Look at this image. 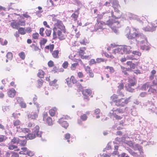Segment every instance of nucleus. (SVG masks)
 Here are the masks:
<instances>
[{"instance_id": "obj_1", "label": "nucleus", "mask_w": 157, "mask_h": 157, "mask_svg": "<svg viewBox=\"0 0 157 157\" xmlns=\"http://www.w3.org/2000/svg\"><path fill=\"white\" fill-rule=\"evenodd\" d=\"M126 31L128 32V33L126 34L127 37L131 39L136 38V45L138 47L140 46L141 49L144 51L149 50V44L146 38L143 34L139 33L138 29L133 28L130 29L128 27Z\"/></svg>"}, {"instance_id": "obj_2", "label": "nucleus", "mask_w": 157, "mask_h": 157, "mask_svg": "<svg viewBox=\"0 0 157 157\" xmlns=\"http://www.w3.org/2000/svg\"><path fill=\"white\" fill-rule=\"evenodd\" d=\"M53 39H56L57 37L60 40H63L66 36V29L65 26L62 21L57 20L54 24L53 28Z\"/></svg>"}, {"instance_id": "obj_3", "label": "nucleus", "mask_w": 157, "mask_h": 157, "mask_svg": "<svg viewBox=\"0 0 157 157\" xmlns=\"http://www.w3.org/2000/svg\"><path fill=\"white\" fill-rule=\"evenodd\" d=\"M40 127L38 125H36L32 130V133H29L25 138L32 140L34 139L36 136L39 137H41L42 132L39 131Z\"/></svg>"}, {"instance_id": "obj_4", "label": "nucleus", "mask_w": 157, "mask_h": 157, "mask_svg": "<svg viewBox=\"0 0 157 157\" xmlns=\"http://www.w3.org/2000/svg\"><path fill=\"white\" fill-rule=\"evenodd\" d=\"M109 3L112 5L114 11L117 14L119 13L120 11L119 8L120 6L117 0H110Z\"/></svg>"}, {"instance_id": "obj_5", "label": "nucleus", "mask_w": 157, "mask_h": 157, "mask_svg": "<svg viewBox=\"0 0 157 157\" xmlns=\"http://www.w3.org/2000/svg\"><path fill=\"white\" fill-rule=\"evenodd\" d=\"M130 97H129L125 99L121 98L118 99L116 101L115 104L117 106H124L128 103V101L130 99Z\"/></svg>"}, {"instance_id": "obj_6", "label": "nucleus", "mask_w": 157, "mask_h": 157, "mask_svg": "<svg viewBox=\"0 0 157 157\" xmlns=\"http://www.w3.org/2000/svg\"><path fill=\"white\" fill-rule=\"evenodd\" d=\"M109 26H110V28L115 33H117V28H119L120 25L119 22L117 21H113L112 22V24L109 23Z\"/></svg>"}, {"instance_id": "obj_7", "label": "nucleus", "mask_w": 157, "mask_h": 157, "mask_svg": "<svg viewBox=\"0 0 157 157\" xmlns=\"http://www.w3.org/2000/svg\"><path fill=\"white\" fill-rule=\"evenodd\" d=\"M97 22L94 25V29L96 30L99 29H104L105 25V24L102 21H100V19L98 18L97 20Z\"/></svg>"}, {"instance_id": "obj_8", "label": "nucleus", "mask_w": 157, "mask_h": 157, "mask_svg": "<svg viewBox=\"0 0 157 157\" xmlns=\"http://www.w3.org/2000/svg\"><path fill=\"white\" fill-rule=\"evenodd\" d=\"M37 112H32L29 113L28 115V118L31 120H36L38 117L39 111V107L37 105Z\"/></svg>"}, {"instance_id": "obj_9", "label": "nucleus", "mask_w": 157, "mask_h": 157, "mask_svg": "<svg viewBox=\"0 0 157 157\" xmlns=\"http://www.w3.org/2000/svg\"><path fill=\"white\" fill-rule=\"evenodd\" d=\"M133 148L135 150H138L140 155L139 156L140 157H144V153L142 151V147L138 144H136L133 147Z\"/></svg>"}, {"instance_id": "obj_10", "label": "nucleus", "mask_w": 157, "mask_h": 157, "mask_svg": "<svg viewBox=\"0 0 157 157\" xmlns=\"http://www.w3.org/2000/svg\"><path fill=\"white\" fill-rule=\"evenodd\" d=\"M133 148L135 150H138L140 155L139 156L140 157H144V153L142 151V147L138 144H136L133 147Z\"/></svg>"}, {"instance_id": "obj_11", "label": "nucleus", "mask_w": 157, "mask_h": 157, "mask_svg": "<svg viewBox=\"0 0 157 157\" xmlns=\"http://www.w3.org/2000/svg\"><path fill=\"white\" fill-rule=\"evenodd\" d=\"M79 10L80 8H78L77 9L74 11V13L71 16V17L72 20L75 21H76L80 13Z\"/></svg>"}, {"instance_id": "obj_12", "label": "nucleus", "mask_w": 157, "mask_h": 157, "mask_svg": "<svg viewBox=\"0 0 157 157\" xmlns=\"http://www.w3.org/2000/svg\"><path fill=\"white\" fill-rule=\"evenodd\" d=\"M82 94L85 97L84 98V99H87L89 100L88 97L91 95L92 93L91 90L89 89H86L83 90L82 91Z\"/></svg>"}, {"instance_id": "obj_13", "label": "nucleus", "mask_w": 157, "mask_h": 157, "mask_svg": "<svg viewBox=\"0 0 157 157\" xmlns=\"http://www.w3.org/2000/svg\"><path fill=\"white\" fill-rule=\"evenodd\" d=\"M126 17H125V18H129L130 20H136L137 21H139L140 19L138 18L137 16L133 14L130 13H127L126 14Z\"/></svg>"}, {"instance_id": "obj_14", "label": "nucleus", "mask_w": 157, "mask_h": 157, "mask_svg": "<svg viewBox=\"0 0 157 157\" xmlns=\"http://www.w3.org/2000/svg\"><path fill=\"white\" fill-rule=\"evenodd\" d=\"M113 53L114 54H123L124 53V50L123 46H120L117 48L114 49L113 50Z\"/></svg>"}, {"instance_id": "obj_15", "label": "nucleus", "mask_w": 157, "mask_h": 157, "mask_svg": "<svg viewBox=\"0 0 157 157\" xmlns=\"http://www.w3.org/2000/svg\"><path fill=\"white\" fill-rule=\"evenodd\" d=\"M123 48L124 53L126 54H130L132 52V50H131V49H134V48L133 47L129 46H123Z\"/></svg>"}, {"instance_id": "obj_16", "label": "nucleus", "mask_w": 157, "mask_h": 157, "mask_svg": "<svg viewBox=\"0 0 157 157\" xmlns=\"http://www.w3.org/2000/svg\"><path fill=\"white\" fill-rule=\"evenodd\" d=\"M84 68L85 71L86 72L90 78H93L94 76L93 73L92 72V70L90 67L88 66H84Z\"/></svg>"}, {"instance_id": "obj_17", "label": "nucleus", "mask_w": 157, "mask_h": 157, "mask_svg": "<svg viewBox=\"0 0 157 157\" xmlns=\"http://www.w3.org/2000/svg\"><path fill=\"white\" fill-rule=\"evenodd\" d=\"M135 84V82H131L130 81L128 85L126 87V88L127 90L130 92H133L134 89L132 88L131 86H134Z\"/></svg>"}, {"instance_id": "obj_18", "label": "nucleus", "mask_w": 157, "mask_h": 157, "mask_svg": "<svg viewBox=\"0 0 157 157\" xmlns=\"http://www.w3.org/2000/svg\"><path fill=\"white\" fill-rule=\"evenodd\" d=\"M16 93V91L13 88L10 89L7 92L8 95L10 98H13Z\"/></svg>"}, {"instance_id": "obj_19", "label": "nucleus", "mask_w": 157, "mask_h": 157, "mask_svg": "<svg viewBox=\"0 0 157 157\" xmlns=\"http://www.w3.org/2000/svg\"><path fill=\"white\" fill-rule=\"evenodd\" d=\"M10 25L12 28L13 29H18L19 27V24L18 22H17L15 20H13L11 22Z\"/></svg>"}, {"instance_id": "obj_20", "label": "nucleus", "mask_w": 157, "mask_h": 157, "mask_svg": "<svg viewBox=\"0 0 157 157\" xmlns=\"http://www.w3.org/2000/svg\"><path fill=\"white\" fill-rule=\"evenodd\" d=\"M57 109L56 107H53L49 110V113L50 115L52 117L54 116L57 112Z\"/></svg>"}, {"instance_id": "obj_21", "label": "nucleus", "mask_w": 157, "mask_h": 157, "mask_svg": "<svg viewBox=\"0 0 157 157\" xmlns=\"http://www.w3.org/2000/svg\"><path fill=\"white\" fill-rule=\"evenodd\" d=\"M80 43L83 45H86L89 43V41L84 37H82L79 41Z\"/></svg>"}, {"instance_id": "obj_22", "label": "nucleus", "mask_w": 157, "mask_h": 157, "mask_svg": "<svg viewBox=\"0 0 157 157\" xmlns=\"http://www.w3.org/2000/svg\"><path fill=\"white\" fill-rule=\"evenodd\" d=\"M51 53L52 55L54 58L56 59L59 58V51L58 50H55L53 51Z\"/></svg>"}, {"instance_id": "obj_23", "label": "nucleus", "mask_w": 157, "mask_h": 157, "mask_svg": "<svg viewBox=\"0 0 157 157\" xmlns=\"http://www.w3.org/2000/svg\"><path fill=\"white\" fill-rule=\"evenodd\" d=\"M8 149L10 150H13L15 149V151H18L20 150V149L18 148L17 146L12 144H9L8 146Z\"/></svg>"}, {"instance_id": "obj_24", "label": "nucleus", "mask_w": 157, "mask_h": 157, "mask_svg": "<svg viewBox=\"0 0 157 157\" xmlns=\"http://www.w3.org/2000/svg\"><path fill=\"white\" fill-rule=\"evenodd\" d=\"M20 139L18 137H14L11 141V143L13 144H18L20 142Z\"/></svg>"}, {"instance_id": "obj_25", "label": "nucleus", "mask_w": 157, "mask_h": 157, "mask_svg": "<svg viewBox=\"0 0 157 157\" xmlns=\"http://www.w3.org/2000/svg\"><path fill=\"white\" fill-rule=\"evenodd\" d=\"M59 122L61 125L65 128H67L69 126L68 123L66 121H62L61 120H60Z\"/></svg>"}, {"instance_id": "obj_26", "label": "nucleus", "mask_w": 157, "mask_h": 157, "mask_svg": "<svg viewBox=\"0 0 157 157\" xmlns=\"http://www.w3.org/2000/svg\"><path fill=\"white\" fill-rule=\"evenodd\" d=\"M44 121L50 126L52 125L53 124L52 118L50 117H48Z\"/></svg>"}, {"instance_id": "obj_27", "label": "nucleus", "mask_w": 157, "mask_h": 157, "mask_svg": "<svg viewBox=\"0 0 157 157\" xmlns=\"http://www.w3.org/2000/svg\"><path fill=\"white\" fill-rule=\"evenodd\" d=\"M151 84L147 82L144 84L141 87V89L143 90H145L149 88L150 87H151Z\"/></svg>"}, {"instance_id": "obj_28", "label": "nucleus", "mask_w": 157, "mask_h": 157, "mask_svg": "<svg viewBox=\"0 0 157 157\" xmlns=\"http://www.w3.org/2000/svg\"><path fill=\"white\" fill-rule=\"evenodd\" d=\"M86 50V48L85 47H81L78 50V53L79 55L81 56L85 53V51Z\"/></svg>"}, {"instance_id": "obj_29", "label": "nucleus", "mask_w": 157, "mask_h": 157, "mask_svg": "<svg viewBox=\"0 0 157 157\" xmlns=\"http://www.w3.org/2000/svg\"><path fill=\"white\" fill-rule=\"evenodd\" d=\"M101 112L100 110L99 109H96L94 110V114L96 115V117L97 118H100V116L98 115Z\"/></svg>"}, {"instance_id": "obj_30", "label": "nucleus", "mask_w": 157, "mask_h": 157, "mask_svg": "<svg viewBox=\"0 0 157 157\" xmlns=\"http://www.w3.org/2000/svg\"><path fill=\"white\" fill-rule=\"evenodd\" d=\"M54 48V45L53 44H49L46 46L45 48L48 50H49L50 52H51L53 51V50Z\"/></svg>"}, {"instance_id": "obj_31", "label": "nucleus", "mask_w": 157, "mask_h": 157, "mask_svg": "<svg viewBox=\"0 0 157 157\" xmlns=\"http://www.w3.org/2000/svg\"><path fill=\"white\" fill-rule=\"evenodd\" d=\"M52 71L54 73H56L58 72H63L64 71V70L62 68L59 69L58 67L55 66L53 68Z\"/></svg>"}, {"instance_id": "obj_32", "label": "nucleus", "mask_w": 157, "mask_h": 157, "mask_svg": "<svg viewBox=\"0 0 157 157\" xmlns=\"http://www.w3.org/2000/svg\"><path fill=\"white\" fill-rule=\"evenodd\" d=\"M19 33L21 35H24L26 33L25 30L24 28L20 27L18 29Z\"/></svg>"}, {"instance_id": "obj_33", "label": "nucleus", "mask_w": 157, "mask_h": 157, "mask_svg": "<svg viewBox=\"0 0 157 157\" xmlns=\"http://www.w3.org/2000/svg\"><path fill=\"white\" fill-rule=\"evenodd\" d=\"M44 72L42 70H40L37 74V76L39 78H42L44 77Z\"/></svg>"}, {"instance_id": "obj_34", "label": "nucleus", "mask_w": 157, "mask_h": 157, "mask_svg": "<svg viewBox=\"0 0 157 157\" xmlns=\"http://www.w3.org/2000/svg\"><path fill=\"white\" fill-rule=\"evenodd\" d=\"M151 26H152V27H146L144 28V30L145 31H153L154 30H155V27H154V26L153 25V24H151Z\"/></svg>"}, {"instance_id": "obj_35", "label": "nucleus", "mask_w": 157, "mask_h": 157, "mask_svg": "<svg viewBox=\"0 0 157 157\" xmlns=\"http://www.w3.org/2000/svg\"><path fill=\"white\" fill-rule=\"evenodd\" d=\"M154 85H155L153 84L152 85H151V87H150L149 89L148 90V92L149 93V94H151V93L154 94L156 92V90L154 89H153L152 88V86H153Z\"/></svg>"}, {"instance_id": "obj_36", "label": "nucleus", "mask_w": 157, "mask_h": 157, "mask_svg": "<svg viewBox=\"0 0 157 157\" xmlns=\"http://www.w3.org/2000/svg\"><path fill=\"white\" fill-rule=\"evenodd\" d=\"M118 147L117 145H115L114 146V151L112 153V154L113 155H119V152L118 151H117V150L118 149Z\"/></svg>"}, {"instance_id": "obj_37", "label": "nucleus", "mask_w": 157, "mask_h": 157, "mask_svg": "<svg viewBox=\"0 0 157 157\" xmlns=\"http://www.w3.org/2000/svg\"><path fill=\"white\" fill-rule=\"evenodd\" d=\"M47 41V40L46 39H44V38H42L40 41V44L41 46H42L44 45L46 43Z\"/></svg>"}, {"instance_id": "obj_38", "label": "nucleus", "mask_w": 157, "mask_h": 157, "mask_svg": "<svg viewBox=\"0 0 157 157\" xmlns=\"http://www.w3.org/2000/svg\"><path fill=\"white\" fill-rule=\"evenodd\" d=\"M128 151L130 154L132 155H133L135 157H140V156H139V155L137 154L136 153L134 152L131 149H129L128 150Z\"/></svg>"}, {"instance_id": "obj_39", "label": "nucleus", "mask_w": 157, "mask_h": 157, "mask_svg": "<svg viewBox=\"0 0 157 157\" xmlns=\"http://www.w3.org/2000/svg\"><path fill=\"white\" fill-rule=\"evenodd\" d=\"M6 57L9 60H11L13 58V55L11 52H9L6 54Z\"/></svg>"}, {"instance_id": "obj_40", "label": "nucleus", "mask_w": 157, "mask_h": 157, "mask_svg": "<svg viewBox=\"0 0 157 157\" xmlns=\"http://www.w3.org/2000/svg\"><path fill=\"white\" fill-rule=\"evenodd\" d=\"M44 82L43 80L42 79H39L37 81V84L38 87H40L42 86Z\"/></svg>"}, {"instance_id": "obj_41", "label": "nucleus", "mask_w": 157, "mask_h": 157, "mask_svg": "<svg viewBox=\"0 0 157 157\" xmlns=\"http://www.w3.org/2000/svg\"><path fill=\"white\" fill-rule=\"evenodd\" d=\"M13 123L14 126L16 127L17 128V127L21 124V122L20 121L18 120H14L13 121Z\"/></svg>"}, {"instance_id": "obj_42", "label": "nucleus", "mask_w": 157, "mask_h": 157, "mask_svg": "<svg viewBox=\"0 0 157 157\" xmlns=\"http://www.w3.org/2000/svg\"><path fill=\"white\" fill-rule=\"evenodd\" d=\"M18 56L22 60H24L25 57V53L23 52H21L18 54Z\"/></svg>"}, {"instance_id": "obj_43", "label": "nucleus", "mask_w": 157, "mask_h": 157, "mask_svg": "<svg viewBox=\"0 0 157 157\" xmlns=\"http://www.w3.org/2000/svg\"><path fill=\"white\" fill-rule=\"evenodd\" d=\"M127 64L129 65L130 68L132 69H134L135 68V65L133 63H132L130 61L127 62Z\"/></svg>"}, {"instance_id": "obj_44", "label": "nucleus", "mask_w": 157, "mask_h": 157, "mask_svg": "<svg viewBox=\"0 0 157 157\" xmlns=\"http://www.w3.org/2000/svg\"><path fill=\"white\" fill-rule=\"evenodd\" d=\"M124 143L125 144L133 148V147L134 146L133 144L132 141L125 140L124 141Z\"/></svg>"}, {"instance_id": "obj_45", "label": "nucleus", "mask_w": 157, "mask_h": 157, "mask_svg": "<svg viewBox=\"0 0 157 157\" xmlns=\"http://www.w3.org/2000/svg\"><path fill=\"white\" fill-rule=\"evenodd\" d=\"M7 139V137L3 135H0V142L5 141Z\"/></svg>"}, {"instance_id": "obj_46", "label": "nucleus", "mask_w": 157, "mask_h": 157, "mask_svg": "<svg viewBox=\"0 0 157 157\" xmlns=\"http://www.w3.org/2000/svg\"><path fill=\"white\" fill-rule=\"evenodd\" d=\"M118 98V96L114 94L111 97V99L114 102L116 103V101L118 100L117 99Z\"/></svg>"}, {"instance_id": "obj_47", "label": "nucleus", "mask_w": 157, "mask_h": 157, "mask_svg": "<svg viewBox=\"0 0 157 157\" xmlns=\"http://www.w3.org/2000/svg\"><path fill=\"white\" fill-rule=\"evenodd\" d=\"M3 41V39L1 38H0V43L2 45H5L7 44L8 41L6 40H5L4 41Z\"/></svg>"}, {"instance_id": "obj_48", "label": "nucleus", "mask_w": 157, "mask_h": 157, "mask_svg": "<svg viewBox=\"0 0 157 157\" xmlns=\"http://www.w3.org/2000/svg\"><path fill=\"white\" fill-rule=\"evenodd\" d=\"M31 47L32 48V49L34 51H37L39 50V48L34 44H32L31 45Z\"/></svg>"}, {"instance_id": "obj_49", "label": "nucleus", "mask_w": 157, "mask_h": 157, "mask_svg": "<svg viewBox=\"0 0 157 157\" xmlns=\"http://www.w3.org/2000/svg\"><path fill=\"white\" fill-rule=\"evenodd\" d=\"M39 34L37 33H33L32 34V37L33 39L35 40L38 39L39 37Z\"/></svg>"}, {"instance_id": "obj_50", "label": "nucleus", "mask_w": 157, "mask_h": 157, "mask_svg": "<svg viewBox=\"0 0 157 157\" xmlns=\"http://www.w3.org/2000/svg\"><path fill=\"white\" fill-rule=\"evenodd\" d=\"M80 118L83 121H85L87 120V116L86 114H84L80 116Z\"/></svg>"}, {"instance_id": "obj_51", "label": "nucleus", "mask_w": 157, "mask_h": 157, "mask_svg": "<svg viewBox=\"0 0 157 157\" xmlns=\"http://www.w3.org/2000/svg\"><path fill=\"white\" fill-rule=\"evenodd\" d=\"M26 141L25 140H21L20 139V142L19 143L20 145L22 146H25L26 144Z\"/></svg>"}, {"instance_id": "obj_52", "label": "nucleus", "mask_w": 157, "mask_h": 157, "mask_svg": "<svg viewBox=\"0 0 157 157\" xmlns=\"http://www.w3.org/2000/svg\"><path fill=\"white\" fill-rule=\"evenodd\" d=\"M78 63H75L72 64L71 68L72 70H74L77 66L78 65Z\"/></svg>"}, {"instance_id": "obj_53", "label": "nucleus", "mask_w": 157, "mask_h": 157, "mask_svg": "<svg viewBox=\"0 0 157 157\" xmlns=\"http://www.w3.org/2000/svg\"><path fill=\"white\" fill-rule=\"evenodd\" d=\"M57 81V80L55 79L53 81H50L49 82L50 85L51 86H55Z\"/></svg>"}, {"instance_id": "obj_54", "label": "nucleus", "mask_w": 157, "mask_h": 157, "mask_svg": "<svg viewBox=\"0 0 157 157\" xmlns=\"http://www.w3.org/2000/svg\"><path fill=\"white\" fill-rule=\"evenodd\" d=\"M70 82H72L73 83H75L77 82V80L73 76H71L70 79Z\"/></svg>"}, {"instance_id": "obj_55", "label": "nucleus", "mask_w": 157, "mask_h": 157, "mask_svg": "<svg viewBox=\"0 0 157 157\" xmlns=\"http://www.w3.org/2000/svg\"><path fill=\"white\" fill-rule=\"evenodd\" d=\"M44 28L43 27L40 28V29L39 33L42 36H44Z\"/></svg>"}, {"instance_id": "obj_56", "label": "nucleus", "mask_w": 157, "mask_h": 157, "mask_svg": "<svg viewBox=\"0 0 157 157\" xmlns=\"http://www.w3.org/2000/svg\"><path fill=\"white\" fill-rule=\"evenodd\" d=\"M70 136H71L70 134L69 133H66L64 137H65V139L66 140H67L68 142L69 143V142L70 141L69 139L70 138Z\"/></svg>"}, {"instance_id": "obj_57", "label": "nucleus", "mask_w": 157, "mask_h": 157, "mask_svg": "<svg viewBox=\"0 0 157 157\" xmlns=\"http://www.w3.org/2000/svg\"><path fill=\"white\" fill-rule=\"evenodd\" d=\"M48 66L49 67H52L54 66V62L52 60H50L48 63Z\"/></svg>"}, {"instance_id": "obj_58", "label": "nucleus", "mask_w": 157, "mask_h": 157, "mask_svg": "<svg viewBox=\"0 0 157 157\" xmlns=\"http://www.w3.org/2000/svg\"><path fill=\"white\" fill-rule=\"evenodd\" d=\"M45 33L47 36H49L51 34V30L50 29H47L45 30Z\"/></svg>"}, {"instance_id": "obj_59", "label": "nucleus", "mask_w": 157, "mask_h": 157, "mask_svg": "<svg viewBox=\"0 0 157 157\" xmlns=\"http://www.w3.org/2000/svg\"><path fill=\"white\" fill-rule=\"evenodd\" d=\"M20 105L21 107L23 108H25L26 107V103L23 101H21L20 103Z\"/></svg>"}, {"instance_id": "obj_60", "label": "nucleus", "mask_w": 157, "mask_h": 157, "mask_svg": "<svg viewBox=\"0 0 157 157\" xmlns=\"http://www.w3.org/2000/svg\"><path fill=\"white\" fill-rule=\"evenodd\" d=\"M68 63L67 61L64 62L62 64V67L65 69L67 68L68 66Z\"/></svg>"}, {"instance_id": "obj_61", "label": "nucleus", "mask_w": 157, "mask_h": 157, "mask_svg": "<svg viewBox=\"0 0 157 157\" xmlns=\"http://www.w3.org/2000/svg\"><path fill=\"white\" fill-rule=\"evenodd\" d=\"M105 61V59L102 58H98L96 59V63H99Z\"/></svg>"}, {"instance_id": "obj_62", "label": "nucleus", "mask_w": 157, "mask_h": 157, "mask_svg": "<svg viewBox=\"0 0 157 157\" xmlns=\"http://www.w3.org/2000/svg\"><path fill=\"white\" fill-rule=\"evenodd\" d=\"M96 61L94 59H92L89 61V65H91L96 63Z\"/></svg>"}, {"instance_id": "obj_63", "label": "nucleus", "mask_w": 157, "mask_h": 157, "mask_svg": "<svg viewBox=\"0 0 157 157\" xmlns=\"http://www.w3.org/2000/svg\"><path fill=\"white\" fill-rule=\"evenodd\" d=\"M48 114L47 112H44L43 114V120L45 121V120L48 117Z\"/></svg>"}, {"instance_id": "obj_64", "label": "nucleus", "mask_w": 157, "mask_h": 157, "mask_svg": "<svg viewBox=\"0 0 157 157\" xmlns=\"http://www.w3.org/2000/svg\"><path fill=\"white\" fill-rule=\"evenodd\" d=\"M19 155L18 154L15 152H13L12 153V155L11 157H19Z\"/></svg>"}]
</instances>
